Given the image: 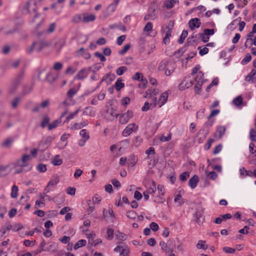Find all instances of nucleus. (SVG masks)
Masks as SVG:
<instances>
[{"label": "nucleus", "mask_w": 256, "mask_h": 256, "mask_svg": "<svg viewBox=\"0 0 256 256\" xmlns=\"http://www.w3.org/2000/svg\"><path fill=\"white\" fill-rule=\"evenodd\" d=\"M94 56L97 58H98L100 59V61L102 62H104L106 60V58H105V56L99 52H96L94 53Z\"/></svg>", "instance_id": "64"}, {"label": "nucleus", "mask_w": 256, "mask_h": 256, "mask_svg": "<svg viewBox=\"0 0 256 256\" xmlns=\"http://www.w3.org/2000/svg\"><path fill=\"white\" fill-rule=\"evenodd\" d=\"M8 168V165L6 166H0V178L6 176L8 174V172H6Z\"/></svg>", "instance_id": "33"}, {"label": "nucleus", "mask_w": 256, "mask_h": 256, "mask_svg": "<svg viewBox=\"0 0 256 256\" xmlns=\"http://www.w3.org/2000/svg\"><path fill=\"white\" fill-rule=\"evenodd\" d=\"M56 80V78L50 72L48 73L46 77V80L49 82L50 84H52Z\"/></svg>", "instance_id": "37"}, {"label": "nucleus", "mask_w": 256, "mask_h": 256, "mask_svg": "<svg viewBox=\"0 0 256 256\" xmlns=\"http://www.w3.org/2000/svg\"><path fill=\"white\" fill-rule=\"evenodd\" d=\"M82 17L80 14H76L72 18V22L75 24L82 22Z\"/></svg>", "instance_id": "40"}, {"label": "nucleus", "mask_w": 256, "mask_h": 256, "mask_svg": "<svg viewBox=\"0 0 256 256\" xmlns=\"http://www.w3.org/2000/svg\"><path fill=\"white\" fill-rule=\"evenodd\" d=\"M153 25L152 22H148L146 24L144 28V32H150L152 30Z\"/></svg>", "instance_id": "63"}, {"label": "nucleus", "mask_w": 256, "mask_h": 256, "mask_svg": "<svg viewBox=\"0 0 256 256\" xmlns=\"http://www.w3.org/2000/svg\"><path fill=\"white\" fill-rule=\"evenodd\" d=\"M190 176L189 172H186L182 173L180 176V178L182 181H185L186 180L187 178Z\"/></svg>", "instance_id": "62"}, {"label": "nucleus", "mask_w": 256, "mask_h": 256, "mask_svg": "<svg viewBox=\"0 0 256 256\" xmlns=\"http://www.w3.org/2000/svg\"><path fill=\"white\" fill-rule=\"evenodd\" d=\"M240 178H244L247 176H252V171L246 170L244 167H242L240 169Z\"/></svg>", "instance_id": "14"}, {"label": "nucleus", "mask_w": 256, "mask_h": 256, "mask_svg": "<svg viewBox=\"0 0 256 256\" xmlns=\"http://www.w3.org/2000/svg\"><path fill=\"white\" fill-rule=\"evenodd\" d=\"M138 158L134 154L130 155L128 158L127 159L128 165L129 167H133L135 166L137 163Z\"/></svg>", "instance_id": "16"}, {"label": "nucleus", "mask_w": 256, "mask_h": 256, "mask_svg": "<svg viewBox=\"0 0 256 256\" xmlns=\"http://www.w3.org/2000/svg\"><path fill=\"white\" fill-rule=\"evenodd\" d=\"M91 67L84 68L80 70L74 76V80H82L88 75L89 72L91 70Z\"/></svg>", "instance_id": "5"}, {"label": "nucleus", "mask_w": 256, "mask_h": 256, "mask_svg": "<svg viewBox=\"0 0 256 256\" xmlns=\"http://www.w3.org/2000/svg\"><path fill=\"white\" fill-rule=\"evenodd\" d=\"M245 80L251 83H255L256 82V70L252 69L248 75L245 78Z\"/></svg>", "instance_id": "11"}, {"label": "nucleus", "mask_w": 256, "mask_h": 256, "mask_svg": "<svg viewBox=\"0 0 256 256\" xmlns=\"http://www.w3.org/2000/svg\"><path fill=\"white\" fill-rule=\"evenodd\" d=\"M176 248V244L174 240H170L166 242V248H165L164 252L166 254H168L170 252H174Z\"/></svg>", "instance_id": "10"}, {"label": "nucleus", "mask_w": 256, "mask_h": 256, "mask_svg": "<svg viewBox=\"0 0 256 256\" xmlns=\"http://www.w3.org/2000/svg\"><path fill=\"white\" fill-rule=\"evenodd\" d=\"M50 120V118L46 116L44 117L43 120L41 122V126L42 128H44L47 125L48 126L49 124V122Z\"/></svg>", "instance_id": "48"}, {"label": "nucleus", "mask_w": 256, "mask_h": 256, "mask_svg": "<svg viewBox=\"0 0 256 256\" xmlns=\"http://www.w3.org/2000/svg\"><path fill=\"white\" fill-rule=\"evenodd\" d=\"M33 90V86L32 84L26 86L23 88L22 94L26 95L30 94Z\"/></svg>", "instance_id": "34"}, {"label": "nucleus", "mask_w": 256, "mask_h": 256, "mask_svg": "<svg viewBox=\"0 0 256 256\" xmlns=\"http://www.w3.org/2000/svg\"><path fill=\"white\" fill-rule=\"evenodd\" d=\"M156 8L154 6H150L148 8V13L146 14L144 16V20H154L157 16L155 13Z\"/></svg>", "instance_id": "7"}, {"label": "nucleus", "mask_w": 256, "mask_h": 256, "mask_svg": "<svg viewBox=\"0 0 256 256\" xmlns=\"http://www.w3.org/2000/svg\"><path fill=\"white\" fill-rule=\"evenodd\" d=\"M140 81V83L138 84L139 88L142 89L145 88L146 87L148 80L146 78H143V76H142Z\"/></svg>", "instance_id": "49"}, {"label": "nucleus", "mask_w": 256, "mask_h": 256, "mask_svg": "<svg viewBox=\"0 0 256 256\" xmlns=\"http://www.w3.org/2000/svg\"><path fill=\"white\" fill-rule=\"evenodd\" d=\"M196 248L198 249L206 250L208 248V246L205 244V241L200 240L197 244Z\"/></svg>", "instance_id": "45"}, {"label": "nucleus", "mask_w": 256, "mask_h": 256, "mask_svg": "<svg viewBox=\"0 0 256 256\" xmlns=\"http://www.w3.org/2000/svg\"><path fill=\"white\" fill-rule=\"evenodd\" d=\"M60 122H61V120H54L52 123L48 124V130H52L58 126V124L60 123Z\"/></svg>", "instance_id": "44"}, {"label": "nucleus", "mask_w": 256, "mask_h": 256, "mask_svg": "<svg viewBox=\"0 0 256 256\" xmlns=\"http://www.w3.org/2000/svg\"><path fill=\"white\" fill-rule=\"evenodd\" d=\"M250 138L252 142H256V130L251 129L250 132Z\"/></svg>", "instance_id": "54"}, {"label": "nucleus", "mask_w": 256, "mask_h": 256, "mask_svg": "<svg viewBox=\"0 0 256 256\" xmlns=\"http://www.w3.org/2000/svg\"><path fill=\"white\" fill-rule=\"evenodd\" d=\"M14 168H24V167H26V164H24L22 162L21 160H18L16 162H14L12 164Z\"/></svg>", "instance_id": "29"}, {"label": "nucleus", "mask_w": 256, "mask_h": 256, "mask_svg": "<svg viewBox=\"0 0 256 256\" xmlns=\"http://www.w3.org/2000/svg\"><path fill=\"white\" fill-rule=\"evenodd\" d=\"M172 132H169L168 136H166L164 135H162L160 137V140L162 142H166L170 141L172 139Z\"/></svg>", "instance_id": "43"}, {"label": "nucleus", "mask_w": 256, "mask_h": 256, "mask_svg": "<svg viewBox=\"0 0 256 256\" xmlns=\"http://www.w3.org/2000/svg\"><path fill=\"white\" fill-rule=\"evenodd\" d=\"M110 215L112 217H114V214L112 209H109L108 210H103V216L104 218H106L108 216V215Z\"/></svg>", "instance_id": "52"}, {"label": "nucleus", "mask_w": 256, "mask_h": 256, "mask_svg": "<svg viewBox=\"0 0 256 256\" xmlns=\"http://www.w3.org/2000/svg\"><path fill=\"white\" fill-rule=\"evenodd\" d=\"M96 18V16L93 14H88V13H84L82 14V22L84 23H88L91 22H94Z\"/></svg>", "instance_id": "13"}, {"label": "nucleus", "mask_w": 256, "mask_h": 256, "mask_svg": "<svg viewBox=\"0 0 256 256\" xmlns=\"http://www.w3.org/2000/svg\"><path fill=\"white\" fill-rule=\"evenodd\" d=\"M76 92L77 90L74 88H72L67 92V96L68 98H72L75 94H76Z\"/></svg>", "instance_id": "55"}, {"label": "nucleus", "mask_w": 256, "mask_h": 256, "mask_svg": "<svg viewBox=\"0 0 256 256\" xmlns=\"http://www.w3.org/2000/svg\"><path fill=\"white\" fill-rule=\"evenodd\" d=\"M233 104L236 106H240L242 103V96H238L232 100Z\"/></svg>", "instance_id": "38"}, {"label": "nucleus", "mask_w": 256, "mask_h": 256, "mask_svg": "<svg viewBox=\"0 0 256 256\" xmlns=\"http://www.w3.org/2000/svg\"><path fill=\"white\" fill-rule=\"evenodd\" d=\"M203 78L204 74L202 72L200 71L198 72L196 78H195V81L196 83H199L200 84H203Z\"/></svg>", "instance_id": "31"}, {"label": "nucleus", "mask_w": 256, "mask_h": 256, "mask_svg": "<svg viewBox=\"0 0 256 256\" xmlns=\"http://www.w3.org/2000/svg\"><path fill=\"white\" fill-rule=\"evenodd\" d=\"M80 135L84 139L82 140V144L78 143L79 146H82L89 139L90 136L88 134L86 130L85 129H83L80 131Z\"/></svg>", "instance_id": "18"}, {"label": "nucleus", "mask_w": 256, "mask_h": 256, "mask_svg": "<svg viewBox=\"0 0 256 256\" xmlns=\"http://www.w3.org/2000/svg\"><path fill=\"white\" fill-rule=\"evenodd\" d=\"M226 128L225 126H218L214 134V136L218 139H220L225 134Z\"/></svg>", "instance_id": "12"}, {"label": "nucleus", "mask_w": 256, "mask_h": 256, "mask_svg": "<svg viewBox=\"0 0 256 256\" xmlns=\"http://www.w3.org/2000/svg\"><path fill=\"white\" fill-rule=\"evenodd\" d=\"M158 94V89H154L150 88L148 91L146 92V95L148 96V95L150 96V97L152 98L153 96H156L157 94Z\"/></svg>", "instance_id": "32"}, {"label": "nucleus", "mask_w": 256, "mask_h": 256, "mask_svg": "<svg viewBox=\"0 0 256 256\" xmlns=\"http://www.w3.org/2000/svg\"><path fill=\"white\" fill-rule=\"evenodd\" d=\"M24 73L23 72H20L18 74L12 81L11 84L9 87V92L10 94L14 93L19 84L22 80L24 77Z\"/></svg>", "instance_id": "3"}, {"label": "nucleus", "mask_w": 256, "mask_h": 256, "mask_svg": "<svg viewBox=\"0 0 256 256\" xmlns=\"http://www.w3.org/2000/svg\"><path fill=\"white\" fill-rule=\"evenodd\" d=\"M120 118H119V122L120 124H124L128 122L130 119L126 116V115H124V114H120Z\"/></svg>", "instance_id": "36"}, {"label": "nucleus", "mask_w": 256, "mask_h": 256, "mask_svg": "<svg viewBox=\"0 0 256 256\" xmlns=\"http://www.w3.org/2000/svg\"><path fill=\"white\" fill-rule=\"evenodd\" d=\"M32 8V11L34 13V18L32 20V22H34L35 19L38 17L39 14L36 12V2L33 0H30L28 1L24 6L22 12L24 14H32L30 8Z\"/></svg>", "instance_id": "2"}, {"label": "nucleus", "mask_w": 256, "mask_h": 256, "mask_svg": "<svg viewBox=\"0 0 256 256\" xmlns=\"http://www.w3.org/2000/svg\"><path fill=\"white\" fill-rule=\"evenodd\" d=\"M166 28L168 30L166 32L165 36L163 38V42L166 44H168L170 42V38L172 36V28H170V26H168Z\"/></svg>", "instance_id": "15"}, {"label": "nucleus", "mask_w": 256, "mask_h": 256, "mask_svg": "<svg viewBox=\"0 0 256 256\" xmlns=\"http://www.w3.org/2000/svg\"><path fill=\"white\" fill-rule=\"evenodd\" d=\"M80 109L78 108V109L77 110H76L75 112H72L70 113L67 117H66V120L67 121H69L70 120L74 118L76 116H77V114H78V112H80Z\"/></svg>", "instance_id": "53"}, {"label": "nucleus", "mask_w": 256, "mask_h": 256, "mask_svg": "<svg viewBox=\"0 0 256 256\" xmlns=\"http://www.w3.org/2000/svg\"><path fill=\"white\" fill-rule=\"evenodd\" d=\"M174 64L170 62L168 60H163L159 63L158 70L159 71H164L166 76H170L175 70Z\"/></svg>", "instance_id": "1"}, {"label": "nucleus", "mask_w": 256, "mask_h": 256, "mask_svg": "<svg viewBox=\"0 0 256 256\" xmlns=\"http://www.w3.org/2000/svg\"><path fill=\"white\" fill-rule=\"evenodd\" d=\"M126 216L131 219H135L137 216L136 212L133 210H129L126 212Z\"/></svg>", "instance_id": "47"}, {"label": "nucleus", "mask_w": 256, "mask_h": 256, "mask_svg": "<svg viewBox=\"0 0 256 256\" xmlns=\"http://www.w3.org/2000/svg\"><path fill=\"white\" fill-rule=\"evenodd\" d=\"M54 166H60L62 163V160L60 158L59 155H56L52 162Z\"/></svg>", "instance_id": "35"}, {"label": "nucleus", "mask_w": 256, "mask_h": 256, "mask_svg": "<svg viewBox=\"0 0 256 256\" xmlns=\"http://www.w3.org/2000/svg\"><path fill=\"white\" fill-rule=\"evenodd\" d=\"M252 59V56L250 54H247L245 57L242 60L241 64L242 65H245L247 64L248 62L250 61Z\"/></svg>", "instance_id": "46"}, {"label": "nucleus", "mask_w": 256, "mask_h": 256, "mask_svg": "<svg viewBox=\"0 0 256 256\" xmlns=\"http://www.w3.org/2000/svg\"><path fill=\"white\" fill-rule=\"evenodd\" d=\"M178 2V0H166L164 4L167 9H170L174 7L175 4Z\"/></svg>", "instance_id": "22"}, {"label": "nucleus", "mask_w": 256, "mask_h": 256, "mask_svg": "<svg viewBox=\"0 0 256 256\" xmlns=\"http://www.w3.org/2000/svg\"><path fill=\"white\" fill-rule=\"evenodd\" d=\"M60 182L59 176L56 174L52 176L48 183V186H54L56 185Z\"/></svg>", "instance_id": "21"}, {"label": "nucleus", "mask_w": 256, "mask_h": 256, "mask_svg": "<svg viewBox=\"0 0 256 256\" xmlns=\"http://www.w3.org/2000/svg\"><path fill=\"white\" fill-rule=\"evenodd\" d=\"M13 141V140L11 138H8L2 142V147L5 148H10L12 146Z\"/></svg>", "instance_id": "27"}, {"label": "nucleus", "mask_w": 256, "mask_h": 256, "mask_svg": "<svg viewBox=\"0 0 256 256\" xmlns=\"http://www.w3.org/2000/svg\"><path fill=\"white\" fill-rule=\"evenodd\" d=\"M186 51V48L185 46H184L180 49H178L177 51H176L174 53V54L176 56L178 55V57H180Z\"/></svg>", "instance_id": "60"}, {"label": "nucleus", "mask_w": 256, "mask_h": 256, "mask_svg": "<svg viewBox=\"0 0 256 256\" xmlns=\"http://www.w3.org/2000/svg\"><path fill=\"white\" fill-rule=\"evenodd\" d=\"M193 82L188 78H186L178 86V88L180 90L188 88L193 85Z\"/></svg>", "instance_id": "8"}, {"label": "nucleus", "mask_w": 256, "mask_h": 256, "mask_svg": "<svg viewBox=\"0 0 256 256\" xmlns=\"http://www.w3.org/2000/svg\"><path fill=\"white\" fill-rule=\"evenodd\" d=\"M18 187L16 185H14L12 188L11 197L12 198H16L18 196Z\"/></svg>", "instance_id": "42"}, {"label": "nucleus", "mask_w": 256, "mask_h": 256, "mask_svg": "<svg viewBox=\"0 0 256 256\" xmlns=\"http://www.w3.org/2000/svg\"><path fill=\"white\" fill-rule=\"evenodd\" d=\"M127 70V68L124 66L119 67L116 71V74L118 76H122L124 72Z\"/></svg>", "instance_id": "57"}, {"label": "nucleus", "mask_w": 256, "mask_h": 256, "mask_svg": "<svg viewBox=\"0 0 256 256\" xmlns=\"http://www.w3.org/2000/svg\"><path fill=\"white\" fill-rule=\"evenodd\" d=\"M188 34V32L187 30H182V34H180L179 38L178 40V42L180 44H182L184 42L186 38L187 37Z\"/></svg>", "instance_id": "30"}, {"label": "nucleus", "mask_w": 256, "mask_h": 256, "mask_svg": "<svg viewBox=\"0 0 256 256\" xmlns=\"http://www.w3.org/2000/svg\"><path fill=\"white\" fill-rule=\"evenodd\" d=\"M130 253V250L127 246H126L125 248H123L122 246V248L121 251L120 252V254L122 256H128Z\"/></svg>", "instance_id": "59"}, {"label": "nucleus", "mask_w": 256, "mask_h": 256, "mask_svg": "<svg viewBox=\"0 0 256 256\" xmlns=\"http://www.w3.org/2000/svg\"><path fill=\"white\" fill-rule=\"evenodd\" d=\"M198 182V176L197 175H194L190 179L188 182V185L192 188H196Z\"/></svg>", "instance_id": "17"}, {"label": "nucleus", "mask_w": 256, "mask_h": 256, "mask_svg": "<svg viewBox=\"0 0 256 256\" xmlns=\"http://www.w3.org/2000/svg\"><path fill=\"white\" fill-rule=\"evenodd\" d=\"M20 102V97H16L14 98V100L12 102V108H16L18 104Z\"/></svg>", "instance_id": "56"}, {"label": "nucleus", "mask_w": 256, "mask_h": 256, "mask_svg": "<svg viewBox=\"0 0 256 256\" xmlns=\"http://www.w3.org/2000/svg\"><path fill=\"white\" fill-rule=\"evenodd\" d=\"M88 122L87 120H84L80 123H75L71 128L72 130H80L82 128L86 126Z\"/></svg>", "instance_id": "19"}, {"label": "nucleus", "mask_w": 256, "mask_h": 256, "mask_svg": "<svg viewBox=\"0 0 256 256\" xmlns=\"http://www.w3.org/2000/svg\"><path fill=\"white\" fill-rule=\"evenodd\" d=\"M31 158V156L28 154H24L22 156V158L21 159V160L23 163L26 164L27 166H28V170H30L32 166H29L28 161L30 160Z\"/></svg>", "instance_id": "26"}, {"label": "nucleus", "mask_w": 256, "mask_h": 256, "mask_svg": "<svg viewBox=\"0 0 256 256\" xmlns=\"http://www.w3.org/2000/svg\"><path fill=\"white\" fill-rule=\"evenodd\" d=\"M86 244V240H80L75 244L74 248L75 250H76L83 246H85Z\"/></svg>", "instance_id": "28"}, {"label": "nucleus", "mask_w": 256, "mask_h": 256, "mask_svg": "<svg viewBox=\"0 0 256 256\" xmlns=\"http://www.w3.org/2000/svg\"><path fill=\"white\" fill-rule=\"evenodd\" d=\"M36 169L40 172H44L47 170L46 166L44 164L40 163L36 166Z\"/></svg>", "instance_id": "41"}, {"label": "nucleus", "mask_w": 256, "mask_h": 256, "mask_svg": "<svg viewBox=\"0 0 256 256\" xmlns=\"http://www.w3.org/2000/svg\"><path fill=\"white\" fill-rule=\"evenodd\" d=\"M107 112L109 113L112 117L117 118L120 114L116 112V110L113 108H110L107 110Z\"/></svg>", "instance_id": "51"}, {"label": "nucleus", "mask_w": 256, "mask_h": 256, "mask_svg": "<svg viewBox=\"0 0 256 256\" xmlns=\"http://www.w3.org/2000/svg\"><path fill=\"white\" fill-rule=\"evenodd\" d=\"M122 80L120 78L116 82L114 86L117 91L120 90L124 86V84L122 82Z\"/></svg>", "instance_id": "24"}, {"label": "nucleus", "mask_w": 256, "mask_h": 256, "mask_svg": "<svg viewBox=\"0 0 256 256\" xmlns=\"http://www.w3.org/2000/svg\"><path fill=\"white\" fill-rule=\"evenodd\" d=\"M168 94L166 92H164L162 94L158 100V104H160L159 106L160 107H161L162 106L166 104L168 100Z\"/></svg>", "instance_id": "20"}, {"label": "nucleus", "mask_w": 256, "mask_h": 256, "mask_svg": "<svg viewBox=\"0 0 256 256\" xmlns=\"http://www.w3.org/2000/svg\"><path fill=\"white\" fill-rule=\"evenodd\" d=\"M200 20L198 18H192L188 22V26L191 30H194L195 28H200Z\"/></svg>", "instance_id": "9"}, {"label": "nucleus", "mask_w": 256, "mask_h": 256, "mask_svg": "<svg viewBox=\"0 0 256 256\" xmlns=\"http://www.w3.org/2000/svg\"><path fill=\"white\" fill-rule=\"evenodd\" d=\"M138 126H136L135 124L132 123L128 124L122 132V135L126 137L129 136L133 132L137 130Z\"/></svg>", "instance_id": "6"}, {"label": "nucleus", "mask_w": 256, "mask_h": 256, "mask_svg": "<svg viewBox=\"0 0 256 256\" xmlns=\"http://www.w3.org/2000/svg\"><path fill=\"white\" fill-rule=\"evenodd\" d=\"M204 208L202 206H199L196 210L194 214V216L196 218V222L198 225L202 224L204 220Z\"/></svg>", "instance_id": "4"}, {"label": "nucleus", "mask_w": 256, "mask_h": 256, "mask_svg": "<svg viewBox=\"0 0 256 256\" xmlns=\"http://www.w3.org/2000/svg\"><path fill=\"white\" fill-rule=\"evenodd\" d=\"M156 190V184L154 181L152 182V185L149 188L146 190L150 194H154Z\"/></svg>", "instance_id": "39"}, {"label": "nucleus", "mask_w": 256, "mask_h": 256, "mask_svg": "<svg viewBox=\"0 0 256 256\" xmlns=\"http://www.w3.org/2000/svg\"><path fill=\"white\" fill-rule=\"evenodd\" d=\"M106 238L108 240H112L114 238V230L108 228L106 232Z\"/></svg>", "instance_id": "50"}, {"label": "nucleus", "mask_w": 256, "mask_h": 256, "mask_svg": "<svg viewBox=\"0 0 256 256\" xmlns=\"http://www.w3.org/2000/svg\"><path fill=\"white\" fill-rule=\"evenodd\" d=\"M86 110L83 112V114L86 115V116H95L96 112L93 110V108L90 106H87L85 108Z\"/></svg>", "instance_id": "25"}, {"label": "nucleus", "mask_w": 256, "mask_h": 256, "mask_svg": "<svg viewBox=\"0 0 256 256\" xmlns=\"http://www.w3.org/2000/svg\"><path fill=\"white\" fill-rule=\"evenodd\" d=\"M254 40L252 38H246V42L244 44V46L246 48H250L252 45H254Z\"/></svg>", "instance_id": "61"}, {"label": "nucleus", "mask_w": 256, "mask_h": 256, "mask_svg": "<svg viewBox=\"0 0 256 256\" xmlns=\"http://www.w3.org/2000/svg\"><path fill=\"white\" fill-rule=\"evenodd\" d=\"M130 44H126L122 50L119 51L118 53L120 55H123L125 53L127 52V51L130 49Z\"/></svg>", "instance_id": "58"}, {"label": "nucleus", "mask_w": 256, "mask_h": 256, "mask_svg": "<svg viewBox=\"0 0 256 256\" xmlns=\"http://www.w3.org/2000/svg\"><path fill=\"white\" fill-rule=\"evenodd\" d=\"M48 44L45 41L40 40V42H36V46H38L37 51L38 52H40L44 47L48 46Z\"/></svg>", "instance_id": "23"}]
</instances>
